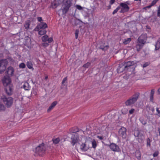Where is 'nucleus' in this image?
Listing matches in <instances>:
<instances>
[{
    "mask_svg": "<svg viewBox=\"0 0 160 160\" xmlns=\"http://www.w3.org/2000/svg\"><path fill=\"white\" fill-rule=\"evenodd\" d=\"M60 1L62 0H58ZM73 0H63L62 7V13L63 14H65L67 13L70 8L72 5Z\"/></svg>",
    "mask_w": 160,
    "mask_h": 160,
    "instance_id": "f257e3e1",
    "label": "nucleus"
},
{
    "mask_svg": "<svg viewBox=\"0 0 160 160\" xmlns=\"http://www.w3.org/2000/svg\"><path fill=\"white\" fill-rule=\"evenodd\" d=\"M137 62L136 61L124 62V65L126 67V71L131 72V73H133L137 66Z\"/></svg>",
    "mask_w": 160,
    "mask_h": 160,
    "instance_id": "f03ea898",
    "label": "nucleus"
},
{
    "mask_svg": "<svg viewBox=\"0 0 160 160\" xmlns=\"http://www.w3.org/2000/svg\"><path fill=\"white\" fill-rule=\"evenodd\" d=\"M46 150V146L44 143H42L40 144L33 150L35 153L34 155L36 156H42L45 153Z\"/></svg>",
    "mask_w": 160,
    "mask_h": 160,
    "instance_id": "7ed1b4c3",
    "label": "nucleus"
},
{
    "mask_svg": "<svg viewBox=\"0 0 160 160\" xmlns=\"http://www.w3.org/2000/svg\"><path fill=\"white\" fill-rule=\"evenodd\" d=\"M140 93L137 92H135L132 97L126 101L124 103L126 106H131L136 102L139 98Z\"/></svg>",
    "mask_w": 160,
    "mask_h": 160,
    "instance_id": "20e7f679",
    "label": "nucleus"
},
{
    "mask_svg": "<svg viewBox=\"0 0 160 160\" xmlns=\"http://www.w3.org/2000/svg\"><path fill=\"white\" fill-rule=\"evenodd\" d=\"M4 104L7 108H10L13 104V99L11 97H8L6 96H4L2 98Z\"/></svg>",
    "mask_w": 160,
    "mask_h": 160,
    "instance_id": "39448f33",
    "label": "nucleus"
},
{
    "mask_svg": "<svg viewBox=\"0 0 160 160\" xmlns=\"http://www.w3.org/2000/svg\"><path fill=\"white\" fill-rule=\"evenodd\" d=\"M134 135L135 137H137V139L139 143L143 142L144 139V134L141 133L139 130H135L134 131Z\"/></svg>",
    "mask_w": 160,
    "mask_h": 160,
    "instance_id": "423d86ee",
    "label": "nucleus"
},
{
    "mask_svg": "<svg viewBox=\"0 0 160 160\" xmlns=\"http://www.w3.org/2000/svg\"><path fill=\"white\" fill-rule=\"evenodd\" d=\"M8 63L6 59L0 60V74L2 73L5 71Z\"/></svg>",
    "mask_w": 160,
    "mask_h": 160,
    "instance_id": "0eeeda50",
    "label": "nucleus"
},
{
    "mask_svg": "<svg viewBox=\"0 0 160 160\" xmlns=\"http://www.w3.org/2000/svg\"><path fill=\"white\" fill-rule=\"evenodd\" d=\"M105 145L109 146L110 149L113 151L118 152H121V150L119 146L115 143H112L109 145L106 144Z\"/></svg>",
    "mask_w": 160,
    "mask_h": 160,
    "instance_id": "6e6552de",
    "label": "nucleus"
},
{
    "mask_svg": "<svg viewBox=\"0 0 160 160\" xmlns=\"http://www.w3.org/2000/svg\"><path fill=\"white\" fill-rule=\"evenodd\" d=\"M120 7H121V10L120 11L121 13H124L128 12L129 9V6L126 3L121 2L119 5Z\"/></svg>",
    "mask_w": 160,
    "mask_h": 160,
    "instance_id": "1a4fd4ad",
    "label": "nucleus"
},
{
    "mask_svg": "<svg viewBox=\"0 0 160 160\" xmlns=\"http://www.w3.org/2000/svg\"><path fill=\"white\" fill-rule=\"evenodd\" d=\"M127 129L126 128L122 127L118 131L119 135L123 139H126L127 137Z\"/></svg>",
    "mask_w": 160,
    "mask_h": 160,
    "instance_id": "9d476101",
    "label": "nucleus"
},
{
    "mask_svg": "<svg viewBox=\"0 0 160 160\" xmlns=\"http://www.w3.org/2000/svg\"><path fill=\"white\" fill-rule=\"evenodd\" d=\"M10 77V76L6 75L2 79V82L5 86L11 85V80Z\"/></svg>",
    "mask_w": 160,
    "mask_h": 160,
    "instance_id": "9b49d317",
    "label": "nucleus"
},
{
    "mask_svg": "<svg viewBox=\"0 0 160 160\" xmlns=\"http://www.w3.org/2000/svg\"><path fill=\"white\" fill-rule=\"evenodd\" d=\"M5 92L8 96H11L13 93V87L12 85H9L5 86Z\"/></svg>",
    "mask_w": 160,
    "mask_h": 160,
    "instance_id": "f8f14e48",
    "label": "nucleus"
},
{
    "mask_svg": "<svg viewBox=\"0 0 160 160\" xmlns=\"http://www.w3.org/2000/svg\"><path fill=\"white\" fill-rule=\"evenodd\" d=\"M79 139V135L77 133H75L71 138V143L72 146H74L77 143Z\"/></svg>",
    "mask_w": 160,
    "mask_h": 160,
    "instance_id": "ddd939ff",
    "label": "nucleus"
},
{
    "mask_svg": "<svg viewBox=\"0 0 160 160\" xmlns=\"http://www.w3.org/2000/svg\"><path fill=\"white\" fill-rule=\"evenodd\" d=\"M48 28V25L45 22H40L37 25L35 29L36 31H39L41 29H45Z\"/></svg>",
    "mask_w": 160,
    "mask_h": 160,
    "instance_id": "4468645a",
    "label": "nucleus"
},
{
    "mask_svg": "<svg viewBox=\"0 0 160 160\" xmlns=\"http://www.w3.org/2000/svg\"><path fill=\"white\" fill-rule=\"evenodd\" d=\"M79 144L80 145V149L82 151L86 152L90 148L89 146L88 145L86 142H82L81 144L80 143Z\"/></svg>",
    "mask_w": 160,
    "mask_h": 160,
    "instance_id": "2eb2a0df",
    "label": "nucleus"
},
{
    "mask_svg": "<svg viewBox=\"0 0 160 160\" xmlns=\"http://www.w3.org/2000/svg\"><path fill=\"white\" fill-rule=\"evenodd\" d=\"M14 69L12 66L9 67L7 69L5 73L10 76H12L14 75Z\"/></svg>",
    "mask_w": 160,
    "mask_h": 160,
    "instance_id": "dca6fc26",
    "label": "nucleus"
},
{
    "mask_svg": "<svg viewBox=\"0 0 160 160\" xmlns=\"http://www.w3.org/2000/svg\"><path fill=\"white\" fill-rule=\"evenodd\" d=\"M117 71L118 73L122 72L124 71H126L124 62L119 64L118 68L117 69Z\"/></svg>",
    "mask_w": 160,
    "mask_h": 160,
    "instance_id": "f3484780",
    "label": "nucleus"
},
{
    "mask_svg": "<svg viewBox=\"0 0 160 160\" xmlns=\"http://www.w3.org/2000/svg\"><path fill=\"white\" fill-rule=\"evenodd\" d=\"M24 44L25 46L28 48L30 47L31 45V38L29 37H25Z\"/></svg>",
    "mask_w": 160,
    "mask_h": 160,
    "instance_id": "a211bd4d",
    "label": "nucleus"
},
{
    "mask_svg": "<svg viewBox=\"0 0 160 160\" xmlns=\"http://www.w3.org/2000/svg\"><path fill=\"white\" fill-rule=\"evenodd\" d=\"M58 102L57 101H54L52 102L50 106L49 107L47 110V112H50L55 106L58 104Z\"/></svg>",
    "mask_w": 160,
    "mask_h": 160,
    "instance_id": "6ab92c4d",
    "label": "nucleus"
},
{
    "mask_svg": "<svg viewBox=\"0 0 160 160\" xmlns=\"http://www.w3.org/2000/svg\"><path fill=\"white\" fill-rule=\"evenodd\" d=\"M21 88H23L25 90L28 91L30 90L31 86L28 82H24L23 85L21 87Z\"/></svg>",
    "mask_w": 160,
    "mask_h": 160,
    "instance_id": "aec40b11",
    "label": "nucleus"
},
{
    "mask_svg": "<svg viewBox=\"0 0 160 160\" xmlns=\"http://www.w3.org/2000/svg\"><path fill=\"white\" fill-rule=\"evenodd\" d=\"M155 50L157 51L160 48V39H158L156 42L155 44Z\"/></svg>",
    "mask_w": 160,
    "mask_h": 160,
    "instance_id": "412c9836",
    "label": "nucleus"
},
{
    "mask_svg": "<svg viewBox=\"0 0 160 160\" xmlns=\"http://www.w3.org/2000/svg\"><path fill=\"white\" fill-rule=\"evenodd\" d=\"M31 23V21L30 20H27L25 22L24 27L25 29L28 30L29 29V26Z\"/></svg>",
    "mask_w": 160,
    "mask_h": 160,
    "instance_id": "4be33fe9",
    "label": "nucleus"
},
{
    "mask_svg": "<svg viewBox=\"0 0 160 160\" xmlns=\"http://www.w3.org/2000/svg\"><path fill=\"white\" fill-rule=\"evenodd\" d=\"M69 131L71 133H76L79 131V129L77 127H74L70 128Z\"/></svg>",
    "mask_w": 160,
    "mask_h": 160,
    "instance_id": "5701e85b",
    "label": "nucleus"
},
{
    "mask_svg": "<svg viewBox=\"0 0 160 160\" xmlns=\"http://www.w3.org/2000/svg\"><path fill=\"white\" fill-rule=\"evenodd\" d=\"M109 47V46L108 45L104 46L103 45H101L100 46L99 48L102 49L103 51H105L108 49Z\"/></svg>",
    "mask_w": 160,
    "mask_h": 160,
    "instance_id": "b1692460",
    "label": "nucleus"
},
{
    "mask_svg": "<svg viewBox=\"0 0 160 160\" xmlns=\"http://www.w3.org/2000/svg\"><path fill=\"white\" fill-rule=\"evenodd\" d=\"M144 45H143L140 43H138L135 46V48H136L137 51L139 52L141 50L142 48Z\"/></svg>",
    "mask_w": 160,
    "mask_h": 160,
    "instance_id": "393cba45",
    "label": "nucleus"
},
{
    "mask_svg": "<svg viewBox=\"0 0 160 160\" xmlns=\"http://www.w3.org/2000/svg\"><path fill=\"white\" fill-rule=\"evenodd\" d=\"M138 38L139 39H141L147 41V35L146 33H143Z\"/></svg>",
    "mask_w": 160,
    "mask_h": 160,
    "instance_id": "a878e982",
    "label": "nucleus"
},
{
    "mask_svg": "<svg viewBox=\"0 0 160 160\" xmlns=\"http://www.w3.org/2000/svg\"><path fill=\"white\" fill-rule=\"evenodd\" d=\"M45 29H41V30L38 31V34L40 35H42L45 34L47 32V31Z\"/></svg>",
    "mask_w": 160,
    "mask_h": 160,
    "instance_id": "bb28decb",
    "label": "nucleus"
},
{
    "mask_svg": "<svg viewBox=\"0 0 160 160\" xmlns=\"http://www.w3.org/2000/svg\"><path fill=\"white\" fill-rule=\"evenodd\" d=\"M138 42L139 43H140V44H141L143 45H144L146 42V41H145L143 39H139V38H138Z\"/></svg>",
    "mask_w": 160,
    "mask_h": 160,
    "instance_id": "cd10ccee",
    "label": "nucleus"
},
{
    "mask_svg": "<svg viewBox=\"0 0 160 160\" xmlns=\"http://www.w3.org/2000/svg\"><path fill=\"white\" fill-rule=\"evenodd\" d=\"M152 140L149 138H148L147 139V147L150 148L151 147V143Z\"/></svg>",
    "mask_w": 160,
    "mask_h": 160,
    "instance_id": "c85d7f7f",
    "label": "nucleus"
},
{
    "mask_svg": "<svg viewBox=\"0 0 160 160\" xmlns=\"http://www.w3.org/2000/svg\"><path fill=\"white\" fill-rule=\"evenodd\" d=\"M27 66L28 68L32 69V70L34 69L32 67L33 65L30 62H28L27 63Z\"/></svg>",
    "mask_w": 160,
    "mask_h": 160,
    "instance_id": "c756f323",
    "label": "nucleus"
},
{
    "mask_svg": "<svg viewBox=\"0 0 160 160\" xmlns=\"http://www.w3.org/2000/svg\"><path fill=\"white\" fill-rule=\"evenodd\" d=\"M139 120L143 125H145L147 124V120H145L143 118H140Z\"/></svg>",
    "mask_w": 160,
    "mask_h": 160,
    "instance_id": "7c9ffc66",
    "label": "nucleus"
},
{
    "mask_svg": "<svg viewBox=\"0 0 160 160\" xmlns=\"http://www.w3.org/2000/svg\"><path fill=\"white\" fill-rule=\"evenodd\" d=\"M141 153L139 151H137L135 152V156L138 159H139L141 158Z\"/></svg>",
    "mask_w": 160,
    "mask_h": 160,
    "instance_id": "2f4dec72",
    "label": "nucleus"
},
{
    "mask_svg": "<svg viewBox=\"0 0 160 160\" xmlns=\"http://www.w3.org/2000/svg\"><path fill=\"white\" fill-rule=\"evenodd\" d=\"M131 39L130 38H127L124 40V41L123 42V44L125 45H126L128 43H129L131 41Z\"/></svg>",
    "mask_w": 160,
    "mask_h": 160,
    "instance_id": "473e14b6",
    "label": "nucleus"
},
{
    "mask_svg": "<svg viewBox=\"0 0 160 160\" xmlns=\"http://www.w3.org/2000/svg\"><path fill=\"white\" fill-rule=\"evenodd\" d=\"M48 36L45 35L42 38V40L43 42H47L48 38Z\"/></svg>",
    "mask_w": 160,
    "mask_h": 160,
    "instance_id": "72a5a7b5",
    "label": "nucleus"
},
{
    "mask_svg": "<svg viewBox=\"0 0 160 160\" xmlns=\"http://www.w3.org/2000/svg\"><path fill=\"white\" fill-rule=\"evenodd\" d=\"M67 79H68V78H67V77L64 78L63 79L62 82V84L63 85H65L66 84H67L68 83V82H67Z\"/></svg>",
    "mask_w": 160,
    "mask_h": 160,
    "instance_id": "f704fd0d",
    "label": "nucleus"
},
{
    "mask_svg": "<svg viewBox=\"0 0 160 160\" xmlns=\"http://www.w3.org/2000/svg\"><path fill=\"white\" fill-rule=\"evenodd\" d=\"M92 147L94 148H95L97 146V144L95 140H93L92 141Z\"/></svg>",
    "mask_w": 160,
    "mask_h": 160,
    "instance_id": "c9c22d12",
    "label": "nucleus"
},
{
    "mask_svg": "<svg viewBox=\"0 0 160 160\" xmlns=\"http://www.w3.org/2000/svg\"><path fill=\"white\" fill-rule=\"evenodd\" d=\"M151 106L149 104L147 105L146 106V110L147 111L149 112L151 110V108H152Z\"/></svg>",
    "mask_w": 160,
    "mask_h": 160,
    "instance_id": "e433bc0d",
    "label": "nucleus"
},
{
    "mask_svg": "<svg viewBox=\"0 0 160 160\" xmlns=\"http://www.w3.org/2000/svg\"><path fill=\"white\" fill-rule=\"evenodd\" d=\"M121 8V7L120 6H118L117 8L114 10L113 12L112 13V14L113 15L115 14Z\"/></svg>",
    "mask_w": 160,
    "mask_h": 160,
    "instance_id": "4c0bfd02",
    "label": "nucleus"
},
{
    "mask_svg": "<svg viewBox=\"0 0 160 160\" xmlns=\"http://www.w3.org/2000/svg\"><path fill=\"white\" fill-rule=\"evenodd\" d=\"M52 140L53 142L55 144L58 143L60 141L59 138H57L55 139H53Z\"/></svg>",
    "mask_w": 160,
    "mask_h": 160,
    "instance_id": "58836bf2",
    "label": "nucleus"
},
{
    "mask_svg": "<svg viewBox=\"0 0 160 160\" xmlns=\"http://www.w3.org/2000/svg\"><path fill=\"white\" fill-rule=\"evenodd\" d=\"M128 110L127 109L124 108L121 110V112L123 114H126L128 112Z\"/></svg>",
    "mask_w": 160,
    "mask_h": 160,
    "instance_id": "ea45409f",
    "label": "nucleus"
},
{
    "mask_svg": "<svg viewBox=\"0 0 160 160\" xmlns=\"http://www.w3.org/2000/svg\"><path fill=\"white\" fill-rule=\"evenodd\" d=\"M91 65V63L89 62H87V63L84 64L82 67L84 68H88Z\"/></svg>",
    "mask_w": 160,
    "mask_h": 160,
    "instance_id": "a19ab883",
    "label": "nucleus"
},
{
    "mask_svg": "<svg viewBox=\"0 0 160 160\" xmlns=\"http://www.w3.org/2000/svg\"><path fill=\"white\" fill-rule=\"evenodd\" d=\"M26 65L24 63H21L19 65V68H25Z\"/></svg>",
    "mask_w": 160,
    "mask_h": 160,
    "instance_id": "79ce46f5",
    "label": "nucleus"
},
{
    "mask_svg": "<svg viewBox=\"0 0 160 160\" xmlns=\"http://www.w3.org/2000/svg\"><path fill=\"white\" fill-rule=\"evenodd\" d=\"M159 152L158 151H155L154 153L153 154V156L154 157H157L159 154Z\"/></svg>",
    "mask_w": 160,
    "mask_h": 160,
    "instance_id": "37998d69",
    "label": "nucleus"
},
{
    "mask_svg": "<svg viewBox=\"0 0 160 160\" xmlns=\"http://www.w3.org/2000/svg\"><path fill=\"white\" fill-rule=\"evenodd\" d=\"M79 32V30L78 29H76L75 30V38L76 39H77L78 38Z\"/></svg>",
    "mask_w": 160,
    "mask_h": 160,
    "instance_id": "c03bdc74",
    "label": "nucleus"
},
{
    "mask_svg": "<svg viewBox=\"0 0 160 160\" xmlns=\"http://www.w3.org/2000/svg\"><path fill=\"white\" fill-rule=\"evenodd\" d=\"M150 64V62H147L144 63L143 65V68H145L148 66Z\"/></svg>",
    "mask_w": 160,
    "mask_h": 160,
    "instance_id": "a18cd8bd",
    "label": "nucleus"
},
{
    "mask_svg": "<svg viewBox=\"0 0 160 160\" xmlns=\"http://www.w3.org/2000/svg\"><path fill=\"white\" fill-rule=\"evenodd\" d=\"M53 41V39L52 38L50 37V38H48L47 41L48 43H50L52 42Z\"/></svg>",
    "mask_w": 160,
    "mask_h": 160,
    "instance_id": "49530a36",
    "label": "nucleus"
},
{
    "mask_svg": "<svg viewBox=\"0 0 160 160\" xmlns=\"http://www.w3.org/2000/svg\"><path fill=\"white\" fill-rule=\"evenodd\" d=\"M135 109L133 108H132L129 111V113L130 114H132L134 112Z\"/></svg>",
    "mask_w": 160,
    "mask_h": 160,
    "instance_id": "de8ad7c7",
    "label": "nucleus"
},
{
    "mask_svg": "<svg viewBox=\"0 0 160 160\" xmlns=\"http://www.w3.org/2000/svg\"><path fill=\"white\" fill-rule=\"evenodd\" d=\"M49 45L48 43H47L46 42H44L42 43V46L44 47H47Z\"/></svg>",
    "mask_w": 160,
    "mask_h": 160,
    "instance_id": "09e8293b",
    "label": "nucleus"
},
{
    "mask_svg": "<svg viewBox=\"0 0 160 160\" xmlns=\"http://www.w3.org/2000/svg\"><path fill=\"white\" fill-rule=\"evenodd\" d=\"M150 100L151 102H153V96H150Z\"/></svg>",
    "mask_w": 160,
    "mask_h": 160,
    "instance_id": "8fccbe9b",
    "label": "nucleus"
},
{
    "mask_svg": "<svg viewBox=\"0 0 160 160\" xmlns=\"http://www.w3.org/2000/svg\"><path fill=\"white\" fill-rule=\"evenodd\" d=\"M76 7L79 10H81L82 9V7L79 5H77Z\"/></svg>",
    "mask_w": 160,
    "mask_h": 160,
    "instance_id": "3c124183",
    "label": "nucleus"
},
{
    "mask_svg": "<svg viewBox=\"0 0 160 160\" xmlns=\"http://www.w3.org/2000/svg\"><path fill=\"white\" fill-rule=\"evenodd\" d=\"M37 20H38L40 22H42V21H43L42 18L40 17H37Z\"/></svg>",
    "mask_w": 160,
    "mask_h": 160,
    "instance_id": "603ef678",
    "label": "nucleus"
},
{
    "mask_svg": "<svg viewBox=\"0 0 160 160\" xmlns=\"http://www.w3.org/2000/svg\"><path fill=\"white\" fill-rule=\"evenodd\" d=\"M15 2H17L18 4L20 5L22 2V0H15Z\"/></svg>",
    "mask_w": 160,
    "mask_h": 160,
    "instance_id": "864d4df0",
    "label": "nucleus"
},
{
    "mask_svg": "<svg viewBox=\"0 0 160 160\" xmlns=\"http://www.w3.org/2000/svg\"><path fill=\"white\" fill-rule=\"evenodd\" d=\"M94 3H95V6L98 7L99 6V4L98 2V1L97 0L94 1Z\"/></svg>",
    "mask_w": 160,
    "mask_h": 160,
    "instance_id": "5fc2aeb1",
    "label": "nucleus"
},
{
    "mask_svg": "<svg viewBox=\"0 0 160 160\" xmlns=\"http://www.w3.org/2000/svg\"><path fill=\"white\" fill-rule=\"evenodd\" d=\"M154 92H155L154 90V89H152L151 91L150 95L154 96Z\"/></svg>",
    "mask_w": 160,
    "mask_h": 160,
    "instance_id": "6e6d98bb",
    "label": "nucleus"
},
{
    "mask_svg": "<svg viewBox=\"0 0 160 160\" xmlns=\"http://www.w3.org/2000/svg\"><path fill=\"white\" fill-rule=\"evenodd\" d=\"M156 111L158 112V114H157V115L159 116V115L160 114V110H159L158 108H156Z\"/></svg>",
    "mask_w": 160,
    "mask_h": 160,
    "instance_id": "4d7b16f0",
    "label": "nucleus"
},
{
    "mask_svg": "<svg viewBox=\"0 0 160 160\" xmlns=\"http://www.w3.org/2000/svg\"><path fill=\"white\" fill-rule=\"evenodd\" d=\"M115 0H111L110 1V5H112L115 2Z\"/></svg>",
    "mask_w": 160,
    "mask_h": 160,
    "instance_id": "13d9d810",
    "label": "nucleus"
},
{
    "mask_svg": "<svg viewBox=\"0 0 160 160\" xmlns=\"http://www.w3.org/2000/svg\"><path fill=\"white\" fill-rule=\"evenodd\" d=\"M156 3L157 2L154 1V0L152 2L151 4L153 6L155 5Z\"/></svg>",
    "mask_w": 160,
    "mask_h": 160,
    "instance_id": "bf43d9fd",
    "label": "nucleus"
},
{
    "mask_svg": "<svg viewBox=\"0 0 160 160\" xmlns=\"http://www.w3.org/2000/svg\"><path fill=\"white\" fill-rule=\"evenodd\" d=\"M97 138L99 139L100 140H102L103 139V137L102 136H97Z\"/></svg>",
    "mask_w": 160,
    "mask_h": 160,
    "instance_id": "052dcab7",
    "label": "nucleus"
},
{
    "mask_svg": "<svg viewBox=\"0 0 160 160\" xmlns=\"http://www.w3.org/2000/svg\"><path fill=\"white\" fill-rule=\"evenodd\" d=\"M152 6L151 4L150 5L148 6H147L145 7L144 8V9H146V8H151V7Z\"/></svg>",
    "mask_w": 160,
    "mask_h": 160,
    "instance_id": "680f3d73",
    "label": "nucleus"
},
{
    "mask_svg": "<svg viewBox=\"0 0 160 160\" xmlns=\"http://www.w3.org/2000/svg\"><path fill=\"white\" fill-rule=\"evenodd\" d=\"M157 16L158 17H160V12L158 11L157 12Z\"/></svg>",
    "mask_w": 160,
    "mask_h": 160,
    "instance_id": "e2e57ef3",
    "label": "nucleus"
},
{
    "mask_svg": "<svg viewBox=\"0 0 160 160\" xmlns=\"http://www.w3.org/2000/svg\"><path fill=\"white\" fill-rule=\"evenodd\" d=\"M155 110L154 108L153 107H152V108H151V111H152V112L153 113Z\"/></svg>",
    "mask_w": 160,
    "mask_h": 160,
    "instance_id": "0e129e2a",
    "label": "nucleus"
},
{
    "mask_svg": "<svg viewBox=\"0 0 160 160\" xmlns=\"http://www.w3.org/2000/svg\"><path fill=\"white\" fill-rule=\"evenodd\" d=\"M158 94L160 95V88L158 89Z\"/></svg>",
    "mask_w": 160,
    "mask_h": 160,
    "instance_id": "69168bd1",
    "label": "nucleus"
},
{
    "mask_svg": "<svg viewBox=\"0 0 160 160\" xmlns=\"http://www.w3.org/2000/svg\"><path fill=\"white\" fill-rule=\"evenodd\" d=\"M158 11H159L160 12V5L158 7Z\"/></svg>",
    "mask_w": 160,
    "mask_h": 160,
    "instance_id": "338daca9",
    "label": "nucleus"
},
{
    "mask_svg": "<svg viewBox=\"0 0 160 160\" xmlns=\"http://www.w3.org/2000/svg\"><path fill=\"white\" fill-rule=\"evenodd\" d=\"M158 132L159 133V135L160 136V128H158Z\"/></svg>",
    "mask_w": 160,
    "mask_h": 160,
    "instance_id": "774afa93",
    "label": "nucleus"
}]
</instances>
